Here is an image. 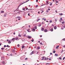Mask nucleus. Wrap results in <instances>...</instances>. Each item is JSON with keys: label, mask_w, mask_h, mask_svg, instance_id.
Masks as SVG:
<instances>
[{"label": "nucleus", "mask_w": 65, "mask_h": 65, "mask_svg": "<svg viewBox=\"0 0 65 65\" xmlns=\"http://www.w3.org/2000/svg\"><path fill=\"white\" fill-rule=\"evenodd\" d=\"M29 1H30V0H28L27 1H26V2H24L20 3V5H19V6L18 7L19 8V7H20V6H21V5H22V4H24L25 3H26V2H27Z\"/></svg>", "instance_id": "f257e3e1"}, {"label": "nucleus", "mask_w": 65, "mask_h": 65, "mask_svg": "<svg viewBox=\"0 0 65 65\" xmlns=\"http://www.w3.org/2000/svg\"><path fill=\"white\" fill-rule=\"evenodd\" d=\"M11 40L12 41H13V42L12 41V42H14V40H15V38H13L11 39Z\"/></svg>", "instance_id": "f03ea898"}, {"label": "nucleus", "mask_w": 65, "mask_h": 65, "mask_svg": "<svg viewBox=\"0 0 65 65\" xmlns=\"http://www.w3.org/2000/svg\"><path fill=\"white\" fill-rule=\"evenodd\" d=\"M47 29H45L44 30V31L45 32H47Z\"/></svg>", "instance_id": "7ed1b4c3"}, {"label": "nucleus", "mask_w": 65, "mask_h": 65, "mask_svg": "<svg viewBox=\"0 0 65 65\" xmlns=\"http://www.w3.org/2000/svg\"><path fill=\"white\" fill-rule=\"evenodd\" d=\"M15 40H18L19 39V38L17 37L15 38Z\"/></svg>", "instance_id": "20e7f679"}, {"label": "nucleus", "mask_w": 65, "mask_h": 65, "mask_svg": "<svg viewBox=\"0 0 65 65\" xmlns=\"http://www.w3.org/2000/svg\"><path fill=\"white\" fill-rule=\"evenodd\" d=\"M27 37L28 38H29V39H31V37L30 36H28Z\"/></svg>", "instance_id": "39448f33"}, {"label": "nucleus", "mask_w": 65, "mask_h": 65, "mask_svg": "<svg viewBox=\"0 0 65 65\" xmlns=\"http://www.w3.org/2000/svg\"><path fill=\"white\" fill-rule=\"evenodd\" d=\"M54 29H55V30H56V29H57V27H56V26H54Z\"/></svg>", "instance_id": "423d86ee"}, {"label": "nucleus", "mask_w": 65, "mask_h": 65, "mask_svg": "<svg viewBox=\"0 0 65 65\" xmlns=\"http://www.w3.org/2000/svg\"><path fill=\"white\" fill-rule=\"evenodd\" d=\"M59 47V45H58L57 46H56V49H58V47Z\"/></svg>", "instance_id": "0eeeda50"}, {"label": "nucleus", "mask_w": 65, "mask_h": 65, "mask_svg": "<svg viewBox=\"0 0 65 65\" xmlns=\"http://www.w3.org/2000/svg\"><path fill=\"white\" fill-rule=\"evenodd\" d=\"M41 31H43L44 30V28H42L41 29Z\"/></svg>", "instance_id": "6e6552de"}, {"label": "nucleus", "mask_w": 65, "mask_h": 65, "mask_svg": "<svg viewBox=\"0 0 65 65\" xmlns=\"http://www.w3.org/2000/svg\"><path fill=\"white\" fill-rule=\"evenodd\" d=\"M34 28L35 29H37V26H35Z\"/></svg>", "instance_id": "1a4fd4ad"}, {"label": "nucleus", "mask_w": 65, "mask_h": 65, "mask_svg": "<svg viewBox=\"0 0 65 65\" xmlns=\"http://www.w3.org/2000/svg\"><path fill=\"white\" fill-rule=\"evenodd\" d=\"M42 59H41V60H44V57L43 56L42 57Z\"/></svg>", "instance_id": "9d476101"}, {"label": "nucleus", "mask_w": 65, "mask_h": 65, "mask_svg": "<svg viewBox=\"0 0 65 65\" xmlns=\"http://www.w3.org/2000/svg\"><path fill=\"white\" fill-rule=\"evenodd\" d=\"M50 31H51V32H53V29L52 28L51 29Z\"/></svg>", "instance_id": "9b49d317"}, {"label": "nucleus", "mask_w": 65, "mask_h": 65, "mask_svg": "<svg viewBox=\"0 0 65 65\" xmlns=\"http://www.w3.org/2000/svg\"><path fill=\"white\" fill-rule=\"evenodd\" d=\"M8 43L9 44H10V43H11V41H9L8 42Z\"/></svg>", "instance_id": "f8f14e48"}, {"label": "nucleus", "mask_w": 65, "mask_h": 65, "mask_svg": "<svg viewBox=\"0 0 65 65\" xmlns=\"http://www.w3.org/2000/svg\"><path fill=\"white\" fill-rule=\"evenodd\" d=\"M32 54H34L35 53V52L34 51H32Z\"/></svg>", "instance_id": "ddd939ff"}, {"label": "nucleus", "mask_w": 65, "mask_h": 65, "mask_svg": "<svg viewBox=\"0 0 65 65\" xmlns=\"http://www.w3.org/2000/svg\"><path fill=\"white\" fill-rule=\"evenodd\" d=\"M27 31L28 32H30V29H28L27 30Z\"/></svg>", "instance_id": "4468645a"}, {"label": "nucleus", "mask_w": 65, "mask_h": 65, "mask_svg": "<svg viewBox=\"0 0 65 65\" xmlns=\"http://www.w3.org/2000/svg\"><path fill=\"white\" fill-rule=\"evenodd\" d=\"M40 20V19H38L37 21V22H38V21H39V20Z\"/></svg>", "instance_id": "2eb2a0df"}, {"label": "nucleus", "mask_w": 65, "mask_h": 65, "mask_svg": "<svg viewBox=\"0 0 65 65\" xmlns=\"http://www.w3.org/2000/svg\"><path fill=\"white\" fill-rule=\"evenodd\" d=\"M40 48V47L39 46L38 47L37 49L38 50H39Z\"/></svg>", "instance_id": "dca6fc26"}, {"label": "nucleus", "mask_w": 65, "mask_h": 65, "mask_svg": "<svg viewBox=\"0 0 65 65\" xmlns=\"http://www.w3.org/2000/svg\"><path fill=\"white\" fill-rule=\"evenodd\" d=\"M12 52L13 53H14V52H15V50H12Z\"/></svg>", "instance_id": "f3484780"}, {"label": "nucleus", "mask_w": 65, "mask_h": 65, "mask_svg": "<svg viewBox=\"0 0 65 65\" xmlns=\"http://www.w3.org/2000/svg\"><path fill=\"white\" fill-rule=\"evenodd\" d=\"M7 47H10V46H9L8 45H7Z\"/></svg>", "instance_id": "a211bd4d"}, {"label": "nucleus", "mask_w": 65, "mask_h": 65, "mask_svg": "<svg viewBox=\"0 0 65 65\" xmlns=\"http://www.w3.org/2000/svg\"><path fill=\"white\" fill-rule=\"evenodd\" d=\"M41 25V24H39L38 27H40Z\"/></svg>", "instance_id": "6ab92c4d"}, {"label": "nucleus", "mask_w": 65, "mask_h": 65, "mask_svg": "<svg viewBox=\"0 0 65 65\" xmlns=\"http://www.w3.org/2000/svg\"><path fill=\"white\" fill-rule=\"evenodd\" d=\"M59 15H63V14H62V13H59Z\"/></svg>", "instance_id": "aec40b11"}, {"label": "nucleus", "mask_w": 65, "mask_h": 65, "mask_svg": "<svg viewBox=\"0 0 65 65\" xmlns=\"http://www.w3.org/2000/svg\"><path fill=\"white\" fill-rule=\"evenodd\" d=\"M58 56V54H55V56Z\"/></svg>", "instance_id": "412c9836"}, {"label": "nucleus", "mask_w": 65, "mask_h": 65, "mask_svg": "<svg viewBox=\"0 0 65 65\" xmlns=\"http://www.w3.org/2000/svg\"><path fill=\"white\" fill-rule=\"evenodd\" d=\"M32 31H35L36 30L34 28H32Z\"/></svg>", "instance_id": "4be33fe9"}, {"label": "nucleus", "mask_w": 65, "mask_h": 65, "mask_svg": "<svg viewBox=\"0 0 65 65\" xmlns=\"http://www.w3.org/2000/svg\"><path fill=\"white\" fill-rule=\"evenodd\" d=\"M2 63H3V64H4L5 63V61H3Z\"/></svg>", "instance_id": "5701e85b"}, {"label": "nucleus", "mask_w": 65, "mask_h": 65, "mask_svg": "<svg viewBox=\"0 0 65 65\" xmlns=\"http://www.w3.org/2000/svg\"><path fill=\"white\" fill-rule=\"evenodd\" d=\"M17 18H21V17H20V16H18V17H17Z\"/></svg>", "instance_id": "b1692460"}, {"label": "nucleus", "mask_w": 65, "mask_h": 65, "mask_svg": "<svg viewBox=\"0 0 65 65\" xmlns=\"http://www.w3.org/2000/svg\"><path fill=\"white\" fill-rule=\"evenodd\" d=\"M20 12H24V11H19L17 13H20Z\"/></svg>", "instance_id": "393cba45"}, {"label": "nucleus", "mask_w": 65, "mask_h": 65, "mask_svg": "<svg viewBox=\"0 0 65 65\" xmlns=\"http://www.w3.org/2000/svg\"><path fill=\"white\" fill-rule=\"evenodd\" d=\"M4 11H1V13H3L4 12Z\"/></svg>", "instance_id": "a878e982"}, {"label": "nucleus", "mask_w": 65, "mask_h": 65, "mask_svg": "<svg viewBox=\"0 0 65 65\" xmlns=\"http://www.w3.org/2000/svg\"><path fill=\"white\" fill-rule=\"evenodd\" d=\"M18 36H19V37H21V35H20V34H19V35H18Z\"/></svg>", "instance_id": "bb28decb"}, {"label": "nucleus", "mask_w": 65, "mask_h": 65, "mask_svg": "<svg viewBox=\"0 0 65 65\" xmlns=\"http://www.w3.org/2000/svg\"><path fill=\"white\" fill-rule=\"evenodd\" d=\"M6 13L5 14H4V16L6 17Z\"/></svg>", "instance_id": "cd10ccee"}, {"label": "nucleus", "mask_w": 65, "mask_h": 65, "mask_svg": "<svg viewBox=\"0 0 65 65\" xmlns=\"http://www.w3.org/2000/svg\"><path fill=\"white\" fill-rule=\"evenodd\" d=\"M46 12H48V10H47L46 11Z\"/></svg>", "instance_id": "c85d7f7f"}, {"label": "nucleus", "mask_w": 65, "mask_h": 65, "mask_svg": "<svg viewBox=\"0 0 65 65\" xmlns=\"http://www.w3.org/2000/svg\"><path fill=\"white\" fill-rule=\"evenodd\" d=\"M22 10H25V8H23Z\"/></svg>", "instance_id": "c756f323"}, {"label": "nucleus", "mask_w": 65, "mask_h": 65, "mask_svg": "<svg viewBox=\"0 0 65 65\" xmlns=\"http://www.w3.org/2000/svg\"><path fill=\"white\" fill-rule=\"evenodd\" d=\"M25 47L24 46H22V48H24V47Z\"/></svg>", "instance_id": "7c9ffc66"}, {"label": "nucleus", "mask_w": 65, "mask_h": 65, "mask_svg": "<svg viewBox=\"0 0 65 65\" xmlns=\"http://www.w3.org/2000/svg\"><path fill=\"white\" fill-rule=\"evenodd\" d=\"M62 40L63 41H65V38H64L62 39Z\"/></svg>", "instance_id": "2f4dec72"}, {"label": "nucleus", "mask_w": 65, "mask_h": 65, "mask_svg": "<svg viewBox=\"0 0 65 65\" xmlns=\"http://www.w3.org/2000/svg\"><path fill=\"white\" fill-rule=\"evenodd\" d=\"M34 41V40L33 39L31 40V42H33Z\"/></svg>", "instance_id": "473e14b6"}, {"label": "nucleus", "mask_w": 65, "mask_h": 65, "mask_svg": "<svg viewBox=\"0 0 65 65\" xmlns=\"http://www.w3.org/2000/svg\"><path fill=\"white\" fill-rule=\"evenodd\" d=\"M59 59H60V60H62V58L61 57H59Z\"/></svg>", "instance_id": "72a5a7b5"}, {"label": "nucleus", "mask_w": 65, "mask_h": 65, "mask_svg": "<svg viewBox=\"0 0 65 65\" xmlns=\"http://www.w3.org/2000/svg\"><path fill=\"white\" fill-rule=\"evenodd\" d=\"M60 20H61V21H63V20L62 19V18H61Z\"/></svg>", "instance_id": "f704fd0d"}, {"label": "nucleus", "mask_w": 65, "mask_h": 65, "mask_svg": "<svg viewBox=\"0 0 65 65\" xmlns=\"http://www.w3.org/2000/svg\"><path fill=\"white\" fill-rule=\"evenodd\" d=\"M55 21L56 22H57V20L56 19H55Z\"/></svg>", "instance_id": "c9c22d12"}, {"label": "nucleus", "mask_w": 65, "mask_h": 65, "mask_svg": "<svg viewBox=\"0 0 65 65\" xmlns=\"http://www.w3.org/2000/svg\"><path fill=\"white\" fill-rule=\"evenodd\" d=\"M27 59H28V58H26L25 59V60H27Z\"/></svg>", "instance_id": "e433bc0d"}, {"label": "nucleus", "mask_w": 65, "mask_h": 65, "mask_svg": "<svg viewBox=\"0 0 65 65\" xmlns=\"http://www.w3.org/2000/svg\"><path fill=\"white\" fill-rule=\"evenodd\" d=\"M62 24H64V22H62Z\"/></svg>", "instance_id": "4c0bfd02"}, {"label": "nucleus", "mask_w": 65, "mask_h": 65, "mask_svg": "<svg viewBox=\"0 0 65 65\" xmlns=\"http://www.w3.org/2000/svg\"><path fill=\"white\" fill-rule=\"evenodd\" d=\"M52 3H51L50 4V6H51V5H52Z\"/></svg>", "instance_id": "58836bf2"}, {"label": "nucleus", "mask_w": 65, "mask_h": 65, "mask_svg": "<svg viewBox=\"0 0 65 65\" xmlns=\"http://www.w3.org/2000/svg\"><path fill=\"white\" fill-rule=\"evenodd\" d=\"M6 47V45H4V47Z\"/></svg>", "instance_id": "ea45409f"}, {"label": "nucleus", "mask_w": 65, "mask_h": 65, "mask_svg": "<svg viewBox=\"0 0 65 65\" xmlns=\"http://www.w3.org/2000/svg\"><path fill=\"white\" fill-rule=\"evenodd\" d=\"M50 63H47L46 64V65H48V64H50Z\"/></svg>", "instance_id": "a19ab883"}, {"label": "nucleus", "mask_w": 65, "mask_h": 65, "mask_svg": "<svg viewBox=\"0 0 65 65\" xmlns=\"http://www.w3.org/2000/svg\"><path fill=\"white\" fill-rule=\"evenodd\" d=\"M55 52H56V51H53V53H55Z\"/></svg>", "instance_id": "79ce46f5"}, {"label": "nucleus", "mask_w": 65, "mask_h": 65, "mask_svg": "<svg viewBox=\"0 0 65 65\" xmlns=\"http://www.w3.org/2000/svg\"><path fill=\"white\" fill-rule=\"evenodd\" d=\"M52 20H50V23H52Z\"/></svg>", "instance_id": "37998d69"}, {"label": "nucleus", "mask_w": 65, "mask_h": 65, "mask_svg": "<svg viewBox=\"0 0 65 65\" xmlns=\"http://www.w3.org/2000/svg\"><path fill=\"white\" fill-rule=\"evenodd\" d=\"M45 59H44V60H46V57H45Z\"/></svg>", "instance_id": "c03bdc74"}, {"label": "nucleus", "mask_w": 65, "mask_h": 65, "mask_svg": "<svg viewBox=\"0 0 65 65\" xmlns=\"http://www.w3.org/2000/svg\"><path fill=\"white\" fill-rule=\"evenodd\" d=\"M32 54H33L32 53V52L30 53V55H32Z\"/></svg>", "instance_id": "a18cd8bd"}, {"label": "nucleus", "mask_w": 65, "mask_h": 65, "mask_svg": "<svg viewBox=\"0 0 65 65\" xmlns=\"http://www.w3.org/2000/svg\"><path fill=\"white\" fill-rule=\"evenodd\" d=\"M65 58V57H64L63 58V60H64Z\"/></svg>", "instance_id": "49530a36"}, {"label": "nucleus", "mask_w": 65, "mask_h": 65, "mask_svg": "<svg viewBox=\"0 0 65 65\" xmlns=\"http://www.w3.org/2000/svg\"><path fill=\"white\" fill-rule=\"evenodd\" d=\"M56 3H58V2H58V1H56Z\"/></svg>", "instance_id": "de8ad7c7"}, {"label": "nucleus", "mask_w": 65, "mask_h": 65, "mask_svg": "<svg viewBox=\"0 0 65 65\" xmlns=\"http://www.w3.org/2000/svg\"><path fill=\"white\" fill-rule=\"evenodd\" d=\"M17 46H19V47H20V45H19V44H18Z\"/></svg>", "instance_id": "09e8293b"}, {"label": "nucleus", "mask_w": 65, "mask_h": 65, "mask_svg": "<svg viewBox=\"0 0 65 65\" xmlns=\"http://www.w3.org/2000/svg\"><path fill=\"white\" fill-rule=\"evenodd\" d=\"M1 49L3 50H4V48H1Z\"/></svg>", "instance_id": "8fccbe9b"}, {"label": "nucleus", "mask_w": 65, "mask_h": 65, "mask_svg": "<svg viewBox=\"0 0 65 65\" xmlns=\"http://www.w3.org/2000/svg\"><path fill=\"white\" fill-rule=\"evenodd\" d=\"M31 9H28V10H31Z\"/></svg>", "instance_id": "3c124183"}, {"label": "nucleus", "mask_w": 65, "mask_h": 65, "mask_svg": "<svg viewBox=\"0 0 65 65\" xmlns=\"http://www.w3.org/2000/svg\"><path fill=\"white\" fill-rule=\"evenodd\" d=\"M40 44H41L42 45V44H43L41 43H40Z\"/></svg>", "instance_id": "603ef678"}, {"label": "nucleus", "mask_w": 65, "mask_h": 65, "mask_svg": "<svg viewBox=\"0 0 65 65\" xmlns=\"http://www.w3.org/2000/svg\"><path fill=\"white\" fill-rule=\"evenodd\" d=\"M25 36H26V35H23V36H24V37H25Z\"/></svg>", "instance_id": "864d4df0"}, {"label": "nucleus", "mask_w": 65, "mask_h": 65, "mask_svg": "<svg viewBox=\"0 0 65 65\" xmlns=\"http://www.w3.org/2000/svg\"><path fill=\"white\" fill-rule=\"evenodd\" d=\"M55 12H56V13L57 12V10H55Z\"/></svg>", "instance_id": "5fc2aeb1"}, {"label": "nucleus", "mask_w": 65, "mask_h": 65, "mask_svg": "<svg viewBox=\"0 0 65 65\" xmlns=\"http://www.w3.org/2000/svg\"><path fill=\"white\" fill-rule=\"evenodd\" d=\"M63 52V50H62V51L61 52V53H62V52Z\"/></svg>", "instance_id": "6e6d98bb"}, {"label": "nucleus", "mask_w": 65, "mask_h": 65, "mask_svg": "<svg viewBox=\"0 0 65 65\" xmlns=\"http://www.w3.org/2000/svg\"><path fill=\"white\" fill-rule=\"evenodd\" d=\"M28 15L29 16H30V14L29 13H28Z\"/></svg>", "instance_id": "4d7b16f0"}, {"label": "nucleus", "mask_w": 65, "mask_h": 65, "mask_svg": "<svg viewBox=\"0 0 65 65\" xmlns=\"http://www.w3.org/2000/svg\"><path fill=\"white\" fill-rule=\"evenodd\" d=\"M31 12V13H32L33 12V11H30Z\"/></svg>", "instance_id": "13d9d810"}, {"label": "nucleus", "mask_w": 65, "mask_h": 65, "mask_svg": "<svg viewBox=\"0 0 65 65\" xmlns=\"http://www.w3.org/2000/svg\"><path fill=\"white\" fill-rule=\"evenodd\" d=\"M18 20H19V21H20L21 20V19H18Z\"/></svg>", "instance_id": "bf43d9fd"}, {"label": "nucleus", "mask_w": 65, "mask_h": 65, "mask_svg": "<svg viewBox=\"0 0 65 65\" xmlns=\"http://www.w3.org/2000/svg\"><path fill=\"white\" fill-rule=\"evenodd\" d=\"M16 10H17V11H19V10L18 8L16 9Z\"/></svg>", "instance_id": "052dcab7"}, {"label": "nucleus", "mask_w": 65, "mask_h": 65, "mask_svg": "<svg viewBox=\"0 0 65 65\" xmlns=\"http://www.w3.org/2000/svg\"><path fill=\"white\" fill-rule=\"evenodd\" d=\"M36 1L37 2L38 1V0H36Z\"/></svg>", "instance_id": "680f3d73"}, {"label": "nucleus", "mask_w": 65, "mask_h": 65, "mask_svg": "<svg viewBox=\"0 0 65 65\" xmlns=\"http://www.w3.org/2000/svg\"><path fill=\"white\" fill-rule=\"evenodd\" d=\"M28 9V8H27L26 9V10H27Z\"/></svg>", "instance_id": "e2e57ef3"}, {"label": "nucleus", "mask_w": 65, "mask_h": 65, "mask_svg": "<svg viewBox=\"0 0 65 65\" xmlns=\"http://www.w3.org/2000/svg\"><path fill=\"white\" fill-rule=\"evenodd\" d=\"M37 6H38V5H37L35 7H36Z\"/></svg>", "instance_id": "0e129e2a"}, {"label": "nucleus", "mask_w": 65, "mask_h": 65, "mask_svg": "<svg viewBox=\"0 0 65 65\" xmlns=\"http://www.w3.org/2000/svg\"><path fill=\"white\" fill-rule=\"evenodd\" d=\"M50 55H52V53H50Z\"/></svg>", "instance_id": "69168bd1"}, {"label": "nucleus", "mask_w": 65, "mask_h": 65, "mask_svg": "<svg viewBox=\"0 0 65 65\" xmlns=\"http://www.w3.org/2000/svg\"><path fill=\"white\" fill-rule=\"evenodd\" d=\"M37 54H38V52L36 53Z\"/></svg>", "instance_id": "338daca9"}, {"label": "nucleus", "mask_w": 65, "mask_h": 65, "mask_svg": "<svg viewBox=\"0 0 65 65\" xmlns=\"http://www.w3.org/2000/svg\"><path fill=\"white\" fill-rule=\"evenodd\" d=\"M48 10H50V9H48Z\"/></svg>", "instance_id": "774afa93"}]
</instances>
